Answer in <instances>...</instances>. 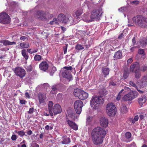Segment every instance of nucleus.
<instances>
[{
  "instance_id": "nucleus-13",
  "label": "nucleus",
  "mask_w": 147,
  "mask_h": 147,
  "mask_svg": "<svg viewBox=\"0 0 147 147\" xmlns=\"http://www.w3.org/2000/svg\"><path fill=\"white\" fill-rule=\"evenodd\" d=\"M100 123L101 126L106 127L108 125V121L107 119L104 117H102L100 119Z\"/></svg>"
},
{
  "instance_id": "nucleus-2",
  "label": "nucleus",
  "mask_w": 147,
  "mask_h": 147,
  "mask_svg": "<svg viewBox=\"0 0 147 147\" xmlns=\"http://www.w3.org/2000/svg\"><path fill=\"white\" fill-rule=\"evenodd\" d=\"M135 24L143 28H147V18L141 15H138L132 18Z\"/></svg>"
},
{
  "instance_id": "nucleus-56",
  "label": "nucleus",
  "mask_w": 147,
  "mask_h": 147,
  "mask_svg": "<svg viewBox=\"0 0 147 147\" xmlns=\"http://www.w3.org/2000/svg\"><path fill=\"white\" fill-rule=\"evenodd\" d=\"M26 70L28 71H30L32 70V67L30 65L28 66L26 68Z\"/></svg>"
},
{
  "instance_id": "nucleus-50",
  "label": "nucleus",
  "mask_w": 147,
  "mask_h": 147,
  "mask_svg": "<svg viewBox=\"0 0 147 147\" xmlns=\"http://www.w3.org/2000/svg\"><path fill=\"white\" fill-rule=\"evenodd\" d=\"M68 44H66L65 46H64L63 47V49L64 54H65L66 53L67 51V49L68 47Z\"/></svg>"
},
{
  "instance_id": "nucleus-22",
  "label": "nucleus",
  "mask_w": 147,
  "mask_h": 147,
  "mask_svg": "<svg viewBox=\"0 0 147 147\" xmlns=\"http://www.w3.org/2000/svg\"><path fill=\"white\" fill-rule=\"evenodd\" d=\"M146 96L144 95H143L138 99V102L140 105H142L143 103H145L146 101Z\"/></svg>"
},
{
  "instance_id": "nucleus-46",
  "label": "nucleus",
  "mask_w": 147,
  "mask_h": 147,
  "mask_svg": "<svg viewBox=\"0 0 147 147\" xmlns=\"http://www.w3.org/2000/svg\"><path fill=\"white\" fill-rule=\"evenodd\" d=\"M11 5L13 7H15L18 6V4L17 2L13 1L11 3Z\"/></svg>"
},
{
  "instance_id": "nucleus-58",
  "label": "nucleus",
  "mask_w": 147,
  "mask_h": 147,
  "mask_svg": "<svg viewBox=\"0 0 147 147\" xmlns=\"http://www.w3.org/2000/svg\"><path fill=\"white\" fill-rule=\"evenodd\" d=\"M122 92H121V91L119 93V94H118V96H117V98H116V99L119 100L120 99V98H121V95L120 94L122 93Z\"/></svg>"
},
{
  "instance_id": "nucleus-62",
  "label": "nucleus",
  "mask_w": 147,
  "mask_h": 147,
  "mask_svg": "<svg viewBox=\"0 0 147 147\" xmlns=\"http://www.w3.org/2000/svg\"><path fill=\"white\" fill-rule=\"evenodd\" d=\"M43 86L44 88H47V87H49V85L47 83L44 84L43 85Z\"/></svg>"
},
{
  "instance_id": "nucleus-23",
  "label": "nucleus",
  "mask_w": 147,
  "mask_h": 147,
  "mask_svg": "<svg viewBox=\"0 0 147 147\" xmlns=\"http://www.w3.org/2000/svg\"><path fill=\"white\" fill-rule=\"evenodd\" d=\"M68 115L70 117L74 119L75 117L76 114L74 110L72 109L68 110L67 111Z\"/></svg>"
},
{
  "instance_id": "nucleus-53",
  "label": "nucleus",
  "mask_w": 147,
  "mask_h": 147,
  "mask_svg": "<svg viewBox=\"0 0 147 147\" xmlns=\"http://www.w3.org/2000/svg\"><path fill=\"white\" fill-rule=\"evenodd\" d=\"M140 3V1L138 0H135L131 2V3L133 4H135L136 5Z\"/></svg>"
},
{
  "instance_id": "nucleus-44",
  "label": "nucleus",
  "mask_w": 147,
  "mask_h": 147,
  "mask_svg": "<svg viewBox=\"0 0 147 147\" xmlns=\"http://www.w3.org/2000/svg\"><path fill=\"white\" fill-rule=\"evenodd\" d=\"M127 91H130V89L129 88L127 87H124V88L122 89L121 91V92H122L124 91V92H126Z\"/></svg>"
},
{
  "instance_id": "nucleus-7",
  "label": "nucleus",
  "mask_w": 147,
  "mask_h": 147,
  "mask_svg": "<svg viewBox=\"0 0 147 147\" xmlns=\"http://www.w3.org/2000/svg\"><path fill=\"white\" fill-rule=\"evenodd\" d=\"M116 108L113 103L108 104L107 106L106 111L107 114L109 116L113 115H115V114Z\"/></svg>"
},
{
  "instance_id": "nucleus-30",
  "label": "nucleus",
  "mask_w": 147,
  "mask_h": 147,
  "mask_svg": "<svg viewBox=\"0 0 147 147\" xmlns=\"http://www.w3.org/2000/svg\"><path fill=\"white\" fill-rule=\"evenodd\" d=\"M65 18V16L63 13H60L59 14L57 17L58 20L62 22L63 20Z\"/></svg>"
},
{
  "instance_id": "nucleus-55",
  "label": "nucleus",
  "mask_w": 147,
  "mask_h": 147,
  "mask_svg": "<svg viewBox=\"0 0 147 147\" xmlns=\"http://www.w3.org/2000/svg\"><path fill=\"white\" fill-rule=\"evenodd\" d=\"M17 139V137L16 135H13L11 137V139L13 140H16Z\"/></svg>"
},
{
  "instance_id": "nucleus-31",
  "label": "nucleus",
  "mask_w": 147,
  "mask_h": 147,
  "mask_svg": "<svg viewBox=\"0 0 147 147\" xmlns=\"http://www.w3.org/2000/svg\"><path fill=\"white\" fill-rule=\"evenodd\" d=\"M81 91V90L80 89L78 88L75 89L74 91V95L76 97H78L79 98Z\"/></svg>"
},
{
  "instance_id": "nucleus-60",
  "label": "nucleus",
  "mask_w": 147,
  "mask_h": 147,
  "mask_svg": "<svg viewBox=\"0 0 147 147\" xmlns=\"http://www.w3.org/2000/svg\"><path fill=\"white\" fill-rule=\"evenodd\" d=\"M133 60L132 58H130L127 61V63L130 64L132 62Z\"/></svg>"
},
{
  "instance_id": "nucleus-45",
  "label": "nucleus",
  "mask_w": 147,
  "mask_h": 147,
  "mask_svg": "<svg viewBox=\"0 0 147 147\" xmlns=\"http://www.w3.org/2000/svg\"><path fill=\"white\" fill-rule=\"evenodd\" d=\"M127 9V7H121L119 9V11L122 12H124Z\"/></svg>"
},
{
  "instance_id": "nucleus-4",
  "label": "nucleus",
  "mask_w": 147,
  "mask_h": 147,
  "mask_svg": "<svg viewBox=\"0 0 147 147\" xmlns=\"http://www.w3.org/2000/svg\"><path fill=\"white\" fill-rule=\"evenodd\" d=\"M103 13V12L102 9L100 8L93 10L92 11L91 14L90 16L91 20H89L88 22H90L94 20L98 21L100 20Z\"/></svg>"
},
{
  "instance_id": "nucleus-47",
  "label": "nucleus",
  "mask_w": 147,
  "mask_h": 147,
  "mask_svg": "<svg viewBox=\"0 0 147 147\" xmlns=\"http://www.w3.org/2000/svg\"><path fill=\"white\" fill-rule=\"evenodd\" d=\"M18 134L21 137H22L25 135V132L24 130L19 131L18 132Z\"/></svg>"
},
{
  "instance_id": "nucleus-1",
  "label": "nucleus",
  "mask_w": 147,
  "mask_h": 147,
  "mask_svg": "<svg viewBox=\"0 0 147 147\" xmlns=\"http://www.w3.org/2000/svg\"><path fill=\"white\" fill-rule=\"evenodd\" d=\"M106 134L105 130L100 127L95 128L92 131L91 135L92 140L94 144L98 145L101 144L103 138Z\"/></svg>"
},
{
  "instance_id": "nucleus-29",
  "label": "nucleus",
  "mask_w": 147,
  "mask_h": 147,
  "mask_svg": "<svg viewBox=\"0 0 147 147\" xmlns=\"http://www.w3.org/2000/svg\"><path fill=\"white\" fill-rule=\"evenodd\" d=\"M134 76L135 78L137 79H139L141 76V72L140 70L135 71L134 72Z\"/></svg>"
},
{
  "instance_id": "nucleus-10",
  "label": "nucleus",
  "mask_w": 147,
  "mask_h": 147,
  "mask_svg": "<svg viewBox=\"0 0 147 147\" xmlns=\"http://www.w3.org/2000/svg\"><path fill=\"white\" fill-rule=\"evenodd\" d=\"M14 72L15 74L22 78L26 74V71L24 69L20 67H17L15 68Z\"/></svg>"
},
{
  "instance_id": "nucleus-16",
  "label": "nucleus",
  "mask_w": 147,
  "mask_h": 147,
  "mask_svg": "<svg viewBox=\"0 0 147 147\" xmlns=\"http://www.w3.org/2000/svg\"><path fill=\"white\" fill-rule=\"evenodd\" d=\"M49 65L46 61H43L39 65V68L41 70L45 71L48 68Z\"/></svg>"
},
{
  "instance_id": "nucleus-6",
  "label": "nucleus",
  "mask_w": 147,
  "mask_h": 147,
  "mask_svg": "<svg viewBox=\"0 0 147 147\" xmlns=\"http://www.w3.org/2000/svg\"><path fill=\"white\" fill-rule=\"evenodd\" d=\"M84 105L83 102L80 100L76 101L74 103V108L76 113L80 114L82 111V109Z\"/></svg>"
},
{
  "instance_id": "nucleus-14",
  "label": "nucleus",
  "mask_w": 147,
  "mask_h": 147,
  "mask_svg": "<svg viewBox=\"0 0 147 147\" xmlns=\"http://www.w3.org/2000/svg\"><path fill=\"white\" fill-rule=\"evenodd\" d=\"M61 111V107L59 105L56 104L54 105L53 109V111L54 115H57L60 113Z\"/></svg>"
},
{
  "instance_id": "nucleus-38",
  "label": "nucleus",
  "mask_w": 147,
  "mask_h": 147,
  "mask_svg": "<svg viewBox=\"0 0 147 147\" xmlns=\"http://www.w3.org/2000/svg\"><path fill=\"white\" fill-rule=\"evenodd\" d=\"M83 10L82 9H78L76 12V14L77 16L78 17L80 16L82 13Z\"/></svg>"
},
{
  "instance_id": "nucleus-25",
  "label": "nucleus",
  "mask_w": 147,
  "mask_h": 147,
  "mask_svg": "<svg viewBox=\"0 0 147 147\" xmlns=\"http://www.w3.org/2000/svg\"><path fill=\"white\" fill-rule=\"evenodd\" d=\"M53 102L51 101H49V105H48V109L49 113H50V115L51 116H52L53 115V114L52 113V110H53Z\"/></svg>"
},
{
  "instance_id": "nucleus-28",
  "label": "nucleus",
  "mask_w": 147,
  "mask_h": 147,
  "mask_svg": "<svg viewBox=\"0 0 147 147\" xmlns=\"http://www.w3.org/2000/svg\"><path fill=\"white\" fill-rule=\"evenodd\" d=\"M120 111L123 114H125L127 113L128 111V109L126 106L122 105L120 107Z\"/></svg>"
},
{
  "instance_id": "nucleus-24",
  "label": "nucleus",
  "mask_w": 147,
  "mask_h": 147,
  "mask_svg": "<svg viewBox=\"0 0 147 147\" xmlns=\"http://www.w3.org/2000/svg\"><path fill=\"white\" fill-rule=\"evenodd\" d=\"M72 21V17L69 15H67L65 16V18L64 19V20H63L62 23L65 24H66L68 23L71 20Z\"/></svg>"
},
{
  "instance_id": "nucleus-11",
  "label": "nucleus",
  "mask_w": 147,
  "mask_h": 147,
  "mask_svg": "<svg viewBox=\"0 0 147 147\" xmlns=\"http://www.w3.org/2000/svg\"><path fill=\"white\" fill-rule=\"evenodd\" d=\"M139 63L138 62H134L130 66L129 70L131 72H134L135 71L140 70Z\"/></svg>"
},
{
  "instance_id": "nucleus-9",
  "label": "nucleus",
  "mask_w": 147,
  "mask_h": 147,
  "mask_svg": "<svg viewBox=\"0 0 147 147\" xmlns=\"http://www.w3.org/2000/svg\"><path fill=\"white\" fill-rule=\"evenodd\" d=\"M48 14H46V13L42 11H37L35 17L38 19H40L42 20H47L46 15Z\"/></svg>"
},
{
  "instance_id": "nucleus-26",
  "label": "nucleus",
  "mask_w": 147,
  "mask_h": 147,
  "mask_svg": "<svg viewBox=\"0 0 147 147\" xmlns=\"http://www.w3.org/2000/svg\"><path fill=\"white\" fill-rule=\"evenodd\" d=\"M122 55V54L121 52L120 51H118L116 52L113 57L114 59L115 60L120 59Z\"/></svg>"
},
{
  "instance_id": "nucleus-42",
  "label": "nucleus",
  "mask_w": 147,
  "mask_h": 147,
  "mask_svg": "<svg viewBox=\"0 0 147 147\" xmlns=\"http://www.w3.org/2000/svg\"><path fill=\"white\" fill-rule=\"evenodd\" d=\"M138 53L140 55H145L144 49H139L138 51Z\"/></svg>"
},
{
  "instance_id": "nucleus-17",
  "label": "nucleus",
  "mask_w": 147,
  "mask_h": 147,
  "mask_svg": "<svg viewBox=\"0 0 147 147\" xmlns=\"http://www.w3.org/2000/svg\"><path fill=\"white\" fill-rule=\"evenodd\" d=\"M67 124L69 126L75 130L78 129V126L73 121L68 120Z\"/></svg>"
},
{
  "instance_id": "nucleus-35",
  "label": "nucleus",
  "mask_w": 147,
  "mask_h": 147,
  "mask_svg": "<svg viewBox=\"0 0 147 147\" xmlns=\"http://www.w3.org/2000/svg\"><path fill=\"white\" fill-rule=\"evenodd\" d=\"M20 47L24 48H28L30 47L29 44L28 43H21L20 44Z\"/></svg>"
},
{
  "instance_id": "nucleus-21",
  "label": "nucleus",
  "mask_w": 147,
  "mask_h": 147,
  "mask_svg": "<svg viewBox=\"0 0 147 147\" xmlns=\"http://www.w3.org/2000/svg\"><path fill=\"white\" fill-rule=\"evenodd\" d=\"M109 69L108 68L102 67V71L104 75V77H106L107 76L109 75Z\"/></svg>"
},
{
  "instance_id": "nucleus-34",
  "label": "nucleus",
  "mask_w": 147,
  "mask_h": 147,
  "mask_svg": "<svg viewBox=\"0 0 147 147\" xmlns=\"http://www.w3.org/2000/svg\"><path fill=\"white\" fill-rule=\"evenodd\" d=\"M107 91L105 89L102 88L99 90L98 92L101 95H105L107 94Z\"/></svg>"
},
{
  "instance_id": "nucleus-61",
  "label": "nucleus",
  "mask_w": 147,
  "mask_h": 147,
  "mask_svg": "<svg viewBox=\"0 0 147 147\" xmlns=\"http://www.w3.org/2000/svg\"><path fill=\"white\" fill-rule=\"evenodd\" d=\"M26 101L25 100H20V103L21 104H25L26 103Z\"/></svg>"
},
{
  "instance_id": "nucleus-63",
  "label": "nucleus",
  "mask_w": 147,
  "mask_h": 147,
  "mask_svg": "<svg viewBox=\"0 0 147 147\" xmlns=\"http://www.w3.org/2000/svg\"><path fill=\"white\" fill-rule=\"evenodd\" d=\"M123 33H121L120 35L118 37V38L119 39H120L122 38L123 37Z\"/></svg>"
},
{
  "instance_id": "nucleus-12",
  "label": "nucleus",
  "mask_w": 147,
  "mask_h": 147,
  "mask_svg": "<svg viewBox=\"0 0 147 147\" xmlns=\"http://www.w3.org/2000/svg\"><path fill=\"white\" fill-rule=\"evenodd\" d=\"M61 85L60 84H57L51 86L50 93L51 94H56L58 90L61 88Z\"/></svg>"
},
{
  "instance_id": "nucleus-32",
  "label": "nucleus",
  "mask_w": 147,
  "mask_h": 147,
  "mask_svg": "<svg viewBox=\"0 0 147 147\" xmlns=\"http://www.w3.org/2000/svg\"><path fill=\"white\" fill-rule=\"evenodd\" d=\"M22 54L26 60H27L28 59L29 57L28 54H26L25 49H24L22 51Z\"/></svg>"
},
{
  "instance_id": "nucleus-41",
  "label": "nucleus",
  "mask_w": 147,
  "mask_h": 147,
  "mask_svg": "<svg viewBox=\"0 0 147 147\" xmlns=\"http://www.w3.org/2000/svg\"><path fill=\"white\" fill-rule=\"evenodd\" d=\"M76 49L78 50H81L84 49V47L81 45L77 44L75 47Z\"/></svg>"
},
{
  "instance_id": "nucleus-18",
  "label": "nucleus",
  "mask_w": 147,
  "mask_h": 147,
  "mask_svg": "<svg viewBox=\"0 0 147 147\" xmlns=\"http://www.w3.org/2000/svg\"><path fill=\"white\" fill-rule=\"evenodd\" d=\"M88 96V94L87 93L81 90L79 98L81 100H84L86 99Z\"/></svg>"
},
{
  "instance_id": "nucleus-64",
  "label": "nucleus",
  "mask_w": 147,
  "mask_h": 147,
  "mask_svg": "<svg viewBox=\"0 0 147 147\" xmlns=\"http://www.w3.org/2000/svg\"><path fill=\"white\" fill-rule=\"evenodd\" d=\"M27 38V37H26L25 36H22L21 37H20V39L21 40H24L25 39H26Z\"/></svg>"
},
{
  "instance_id": "nucleus-15",
  "label": "nucleus",
  "mask_w": 147,
  "mask_h": 147,
  "mask_svg": "<svg viewBox=\"0 0 147 147\" xmlns=\"http://www.w3.org/2000/svg\"><path fill=\"white\" fill-rule=\"evenodd\" d=\"M38 97L40 104L44 102L47 98L46 94L41 93H40L38 94Z\"/></svg>"
},
{
  "instance_id": "nucleus-39",
  "label": "nucleus",
  "mask_w": 147,
  "mask_h": 147,
  "mask_svg": "<svg viewBox=\"0 0 147 147\" xmlns=\"http://www.w3.org/2000/svg\"><path fill=\"white\" fill-rule=\"evenodd\" d=\"M42 58L41 56L38 55H36L34 57V59L35 61H40Z\"/></svg>"
},
{
  "instance_id": "nucleus-49",
  "label": "nucleus",
  "mask_w": 147,
  "mask_h": 147,
  "mask_svg": "<svg viewBox=\"0 0 147 147\" xmlns=\"http://www.w3.org/2000/svg\"><path fill=\"white\" fill-rule=\"evenodd\" d=\"M125 136L127 138L129 139L131 138V134L129 132H127L125 133Z\"/></svg>"
},
{
  "instance_id": "nucleus-37",
  "label": "nucleus",
  "mask_w": 147,
  "mask_h": 147,
  "mask_svg": "<svg viewBox=\"0 0 147 147\" xmlns=\"http://www.w3.org/2000/svg\"><path fill=\"white\" fill-rule=\"evenodd\" d=\"M56 70V69L55 67L54 66L52 67L49 71L50 75L52 76Z\"/></svg>"
},
{
  "instance_id": "nucleus-5",
  "label": "nucleus",
  "mask_w": 147,
  "mask_h": 147,
  "mask_svg": "<svg viewBox=\"0 0 147 147\" xmlns=\"http://www.w3.org/2000/svg\"><path fill=\"white\" fill-rule=\"evenodd\" d=\"M73 67L71 66L64 67L63 70H61V74L62 76L67 79L69 81L72 80V76L71 74V71L72 70Z\"/></svg>"
},
{
  "instance_id": "nucleus-8",
  "label": "nucleus",
  "mask_w": 147,
  "mask_h": 147,
  "mask_svg": "<svg viewBox=\"0 0 147 147\" xmlns=\"http://www.w3.org/2000/svg\"><path fill=\"white\" fill-rule=\"evenodd\" d=\"M10 22V18L8 14L5 12L0 13V22L6 24Z\"/></svg>"
},
{
  "instance_id": "nucleus-36",
  "label": "nucleus",
  "mask_w": 147,
  "mask_h": 147,
  "mask_svg": "<svg viewBox=\"0 0 147 147\" xmlns=\"http://www.w3.org/2000/svg\"><path fill=\"white\" fill-rule=\"evenodd\" d=\"M129 72L127 70H125L123 74V77L124 79L127 78L129 76Z\"/></svg>"
},
{
  "instance_id": "nucleus-52",
  "label": "nucleus",
  "mask_w": 147,
  "mask_h": 147,
  "mask_svg": "<svg viewBox=\"0 0 147 147\" xmlns=\"http://www.w3.org/2000/svg\"><path fill=\"white\" fill-rule=\"evenodd\" d=\"M147 70V67L146 66L143 65L141 67V71L144 72Z\"/></svg>"
},
{
  "instance_id": "nucleus-27",
  "label": "nucleus",
  "mask_w": 147,
  "mask_h": 147,
  "mask_svg": "<svg viewBox=\"0 0 147 147\" xmlns=\"http://www.w3.org/2000/svg\"><path fill=\"white\" fill-rule=\"evenodd\" d=\"M129 96L131 99L132 100L137 97V93L136 92L133 91H130L129 93Z\"/></svg>"
},
{
  "instance_id": "nucleus-43",
  "label": "nucleus",
  "mask_w": 147,
  "mask_h": 147,
  "mask_svg": "<svg viewBox=\"0 0 147 147\" xmlns=\"http://www.w3.org/2000/svg\"><path fill=\"white\" fill-rule=\"evenodd\" d=\"M140 45L143 47H145L147 44V40H143L140 42Z\"/></svg>"
},
{
  "instance_id": "nucleus-51",
  "label": "nucleus",
  "mask_w": 147,
  "mask_h": 147,
  "mask_svg": "<svg viewBox=\"0 0 147 147\" xmlns=\"http://www.w3.org/2000/svg\"><path fill=\"white\" fill-rule=\"evenodd\" d=\"M129 84L130 85H131L132 86L134 87H135L136 88H137V86H136L135 84L132 81H130L129 82Z\"/></svg>"
},
{
  "instance_id": "nucleus-57",
  "label": "nucleus",
  "mask_w": 147,
  "mask_h": 147,
  "mask_svg": "<svg viewBox=\"0 0 147 147\" xmlns=\"http://www.w3.org/2000/svg\"><path fill=\"white\" fill-rule=\"evenodd\" d=\"M128 146L129 147H135L136 145L134 142H133L130 145H128Z\"/></svg>"
},
{
  "instance_id": "nucleus-48",
  "label": "nucleus",
  "mask_w": 147,
  "mask_h": 147,
  "mask_svg": "<svg viewBox=\"0 0 147 147\" xmlns=\"http://www.w3.org/2000/svg\"><path fill=\"white\" fill-rule=\"evenodd\" d=\"M46 14H48L46 15L47 16V20L48 19H49L52 18H53L54 16L53 14H49L48 12L46 13Z\"/></svg>"
},
{
  "instance_id": "nucleus-59",
  "label": "nucleus",
  "mask_w": 147,
  "mask_h": 147,
  "mask_svg": "<svg viewBox=\"0 0 147 147\" xmlns=\"http://www.w3.org/2000/svg\"><path fill=\"white\" fill-rule=\"evenodd\" d=\"M116 83L114 82H113V81L111 82H109V86H115L116 85Z\"/></svg>"
},
{
  "instance_id": "nucleus-40",
  "label": "nucleus",
  "mask_w": 147,
  "mask_h": 147,
  "mask_svg": "<svg viewBox=\"0 0 147 147\" xmlns=\"http://www.w3.org/2000/svg\"><path fill=\"white\" fill-rule=\"evenodd\" d=\"M129 93L124 96L123 98L125 100H131Z\"/></svg>"
},
{
  "instance_id": "nucleus-20",
  "label": "nucleus",
  "mask_w": 147,
  "mask_h": 147,
  "mask_svg": "<svg viewBox=\"0 0 147 147\" xmlns=\"http://www.w3.org/2000/svg\"><path fill=\"white\" fill-rule=\"evenodd\" d=\"M0 42L3 43L4 45L5 46L15 45L16 43L15 42H11L7 40H1L0 41Z\"/></svg>"
},
{
  "instance_id": "nucleus-54",
  "label": "nucleus",
  "mask_w": 147,
  "mask_h": 147,
  "mask_svg": "<svg viewBox=\"0 0 147 147\" xmlns=\"http://www.w3.org/2000/svg\"><path fill=\"white\" fill-rule=\"evenodd\" d=\"M34 108L33 107L30 108L29 111H28V113L32 114V113L34 111Z\"/></svg>"
},
{
  "instance_id": "nucleus-33",
  "label": "nucleus",
  "mask_w": 147,
  "mask_h": 147,
  "mask_svg": "<svg viewBox=\"0 0 147 147\" xmlns=\"http://www.w3.org/2000/svg\"><path fill=\"white\" fill-rule=\"evenodd\" d=\"M70 142V138H65L63 139L61 142L63 144H67Z\"/></svg>"
},
{
  "instance_id": "nucleus-19",
  "label": "nucleus",
  "mask_w": 147,
  "mask_h": 147,
  "mask_svg": "<svg viewBox=\"0 0 147 147\" xmlns=\"http://www.w3.org/2000/svg\"><path fill=\"white\" fill-rule=\"evenodd\" d=\"M141 86L142 87H146L147 85V75L143 77L141 80Z\"/></svg>"
},
{
  "instance_id": "nucleus-3",
  "label": "nucleus",
  "mask_w": 147,
  "mask_h": 147,
  "mask_svg": "<svg viewBox=\"0 0 147 147\" xmlns=\"http://www.w3.org/2000/svg\"><path fill=\"white\" fill-rule=\"evenodd\" d=\"M104 102V99L102 96H93L90 101V104L93 109L96 110L98 109L99 105Z\"/></svg>"
}]
</instances>
